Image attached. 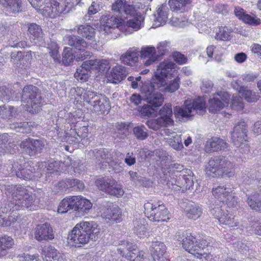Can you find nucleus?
<instances>
[{
    "label": "nucleus",
    "instance_id": "1",
    "mask_svg": "<svg viewBox=\"0 0 261 261\" xmlns=\"http://www.w3.org/2000/svg\"><path fill=\"white\" fill-rule=\"evenodd\" d=\"M112 10L119 13L121 18L109 14L104 16L101 20L103 30L105 33H115L121 23L122 18H126V25L134 31L141 28V22L144 18L140 13L137 12L136 7L133 5L127 4L125 0H117L112 7Z\"/></svg>",
    "mask_w": 261,
    "mask_h": 261
},
{
    "label": "nucleus",
    "instance_id": "2",
    "mask_svg": "<svg viewBox=\"0 0 261 261\" xmlns=\"http://www.w3.org/2000/svg\"><path fill=\"white\" fill-rule=\"evenodd\" d=\"M100 229L94 221H82L77 223L69 234L68 239L72 242L75 247L88 243L90 240H95L98 238Z\"/></svg>",
    "mask_w": 261,
    "mask_h": 261
},
{
    "label": "nucleus",
    "instance_id": "3",
    "mask_svg": "<svg viewBox=\"0 0 261 261\" xmlns=\"http://www.w3.org/2000/svg\"><path fill=\"white\" fill-rule=\"evenodd\" d=\"M11 189L12 200L9 204L10 210L14 211L27 208L33 211L35 209L37 202L35 194L20 185L12 186Z\"/></svg>",
    "mask_w": 261,
    "mask_h": 261
},
{
    "label": "nucleus",
    "instance_id": "4",
    "mask_svg": "<svg viewBox=\"0 0 261 261\" xmlns=\"http://www.w3.org/2000/svg\"><path fill=\"white\" fill-rule=\"evenodd\" d=\"M206 174L213 177H232L235 174L234 165L223 156L212 158L206 167Z\"/></svg>",
    "mask_w": 261,
    "mask_h": 261
},
{
    "label": "nucleus",
    "instance_id": "5",
    "mask_svg": "<svg viewBox=\"0 0 261 261\" xmlns=\"http://www.w3.org/2000/svg\"><path fill=\"white\" fill-rule=\"evenodd\" d=\"M204 100L201 98L193 100H186L181 106H176L174 108V114L179 121H182L193 117L195 113L203 115L206 110Z\"/></svg>",
    "mask_w": 261,
    "mask_h": 261
},
{
    "label": "nucleus",
    "instance_id": "6",
    "mask_svg": "<svg viewBox=\"0 0 261 261\" xmlns=\"http://www.w3.org/2000/svg\"><path fill=\"white\" fill-rule=\"evenodd\" d=\"M176 239L181 243L182 247L190 253L196 255H202L203 249L206 246L205 240L198 239L191 233L187 231H179L175 236Z\"/></svg>",
    "mask_w": 261,
    "mask_h": 261
},
{
    "label": "nucleus",
    "instance_id": "7",
    "mask_svg": "<svg viewBox=\"0 0 261 261\" xmlns=\"http://www.w3.org/2000/svg\"><path fill=\"white\" fill-rule=\"evenodd\" d=\"M42 97L39 89L33 85L24 87L22 90L21 101L25 103V109L29 112L37 113L40 110Z\"/></svg>",
    "mask_w": 261,
    "mask_h": 261
},
{
    "label": "nucleus",
    "instance_id": "8",
    "mask_svg": "<svg viewBox=\"0 0 261 261\" xmlns=\"http://www.w3.org/2000/svg\"><path fill=\"white\" fill-rule=\"evenodd\" d=\"M109 68V62L106 60H90L85 61L82 66L76 69L74 77L82 82L87 81L89 78L88 73L91 70L99 71L108 70Z\"/></svg>",
    "mask_w": 261,
    "mask_h": 261
},
{
    "label": "nucleus",
    "instance_id": "9",
    "mask_svg": "<svg viewBox=\"0 0 261 261\" xmlns=\"http://www.w3.org/2000/svg\"><path fill=\"white\" fill-rule=\"evenodd\" d=\"M144 208L146 216L152 222L167 221L170 219L167 208L161 201L147 202Z\"/></svg>",
    "mask_w": 261,
    "mask_h": 261
},
{
    "label": "nucleus",
    "instance_id": "10",
    "mask_svg": "<svg viewBox=\"0 0 261 261\" xmlns=\"http://www.w3.org/2000/svg\"><path fill=\"white\" fill-rule=\"evenodd\" d=\"M160 117L157 118L150 119L145 124L149 128L157 131L163 127L171 126L174 121L172 118L173 112L171 103L165 104L159 112Z\"/></svg>",
    "mask_w": 261,
    "mask_h": 261
},
{
    "label": "nucleus",
    "instance_id": "11",
    "mask_svg": "<svg viewBox=\"0 0 261 261\" xmlns=\"http://www.w3.org/2000/svg\"><path fill=\"white\" fill-rule=\"evenodd\" d=\"M247 127L244 122L237 124L231 134V139L233 144L239 147V151L242 153H247L250 151V147L247 142Z\"/></svg>",
    "mask_w": 261,
    "mask_h": 261
},
{
    "label": "nucleus",
    "instance_id": "12",
    "mask_svg": "<svg viewBox=\"0 0 261 261\" xmlns=\"http://www.w3.org/2000/svg\"><path fill=\"white\" fill-rule=\"evenodd\" d=\"M86 101L91 106L90 109L96 113L101 114L110 109L109 99L105 95L88 91Z\"/></svg>",
    "mask_w": 261,
    "mask_h": 261
},
{
    "label": "nucleus",
    "instance_id": "13",
    "mask_svg": "<svg viewBox=\"0 0 261 261\" xmlns=\"http://www.w3.org/2000/svg\"><path fill=\"white\" fill-rule=\"evenodd\" d=\"M154 85L155 84L152 82L145 84L141 88V91L143 94L144 100L150 104V106L157 108L162 105L164 98L163 95L160 93L159 88ZM155 85L156 84H155Z\"/></svg>",
    "mask_w": 261,
    "mask_h": 261
},
{
    "label": "nucleus",
    "instance_id": "14",
    "mask_svg": "<svg viewBox=\"0 0 261 261\" xmlns=\"http://www.w3.org/2000/svg\"><path fill=\"white\" fill-rule=\"evenodd\" d=\"M95 185L100 190L111 195L118 196L123 194L121 186L111 177L97 179Z\"/></svg>",
    "mask_w": 261,
    "mask_h": 261
},
{
    "label": "nucleus",
    "instance_id": "15",
    "mask_svg": "<svg viewBox=\"0 0 261 261\" xmlns=\"http://www.w3.org/2000/svg\"><path fill=\"white\" fill-rule=\"evenodd\" d=\"M175 66V64L171 61H166L161 63L158 66L151 82L161 86L165 83V79L171 77L174 72Z\"/></svg>",
    "mask_w": 261,
    "mask_h": 261
},
{
    "label": "nucleus",
    "instance_id": "16",
    "mask_svg": "<svg viewBox=\"0 0 261 261\" xmlns=\"http://www.w3.org/2000/svg\"><path fill=\"white\" fill-rule=\"evenodd\" d=\"M212 193L214 196L224 205L226 204L228 207H233L236 204L234 193L230 188L218 186L213 188Z\"/></svg>",
    "mask_w": 261,
    "mask_h": 261
},
{
    "label": "nucleus",
    "instance_id": "17",
    "mask_svg": "<svg viewBox=\"0 0 261 261\" xmlns=\"http://www.w3.org/2000/svg\"><path fill=\"white\" fill-rule=\"evenodd\" d=\"M260 185L257 188H249L246 191L247 197V202L248 205L253 210L261 212V176L258 175L257 178Z\"/></svg>",
    "mask_w": 261,
    "mask_h": 261
},
{
    "label": "nucleus",
    "instance_id": "18",
    "mask_svg": "<svg viewBox=\"0 0 261 261\" xmlns=\"http://www.w3.org/2000/svg\"><path fill=\"white\" fill-rule=\"evenodd\" d=\"M88 155L90 156L95 157V160L98 162V164H101L100 168L105 169L108 166L113 167L116 165L112 154L107 149H100L99 150L95 149L90 150L88 152Z\"/></svg>",
    "mask_w": 261,
    "mask_h": 261
},
{
    "label": "nucleus",
    "instance_id": "19",
    "mask_svg": "<svg viewBox=\"0 0 261 261\" xmlns=\"http://www.w3.org/2000/svg\"><path fill=\"white\" fill-rule=\"evenodd\" d=\"M44 146L45 144L42 140L31 138L22 141L20 144V147L31 156L40 153Z\"/></svg>",
    "mask_w": 261,
    "mask_h": 261
},
{
    "label": "nucleus",
    "instance_id": "20",
    "mask_svg": "<svg viewBox=\"0 0 261 261\" xmlns=\"http://www.w3.org/2000/svg\"><path fill=\"white\" fill-rule=\"evenodd\" d=\"M217 95V96L209 101V111L213 113H215L227 106L230 99V95L226 92H220Z\"/></svg>",
    "mask_w": 261,
    "mask_h": 261
},
{
    "label": "nucleus",
    "instance_id": "21",
    "mask_svg": "<svg viewBox=\"0 0 261 261\" xmlns=\"http://www.w3.org/2000/svg\"><path fill=\"white\" fill-rule=\"evenodd\" d=\"M121 213L120 208L117 205L109 203L101 213V217L106 220L119 222L121 219Z\"/></svg>",
    "mask_w": 261,
    "mask_h": 261
},
{
    "label": "nucleus",
    "instance_id": "22",
    "mask_svg": "<svg viewBox=\"0 0 261 261\" xmlns=\"http://www.w3.org/2000/svg\"><path fill=\"white\" fill-rule=\"evenodd\" d=\"M35 237L38 241L53 239L54 235L50 224L45 223L38 225L35 228Z\"/></svg>",
    "mask_w": 261,
    "mask_h": 261
},
{
    "label": "nucleus",
    "instance_id": "23",
    "mask_svg": "<svg viewBox=\"0 0 261 261\" xmlns=\"http://www.w3.org/2000/svg\"><path fill=\"white\" fill-rule=\"evenodd\" d=\"M28 31L30 39L35 44L37 45H41L44 43L45 41L44 34L39 25L35 23L29 24Z\"/></svg>",
    "mask_w": 261,
    "mask_h": 261
},
{
    "label": "nucleus",
    "instance_id": "24",
    "mask_svg": "<svg viewBox=\"0 0 261 261\" xmlns=\"http://www.w3.org/2000/svg\"><path fill=\"white\" fill-rule=\"evenodd\" d=\"M16 176L24 180H31L40 177L41 174L38 172H35L34 167L29 163H25L23 165L21 164L20 169L18 168Z\"/></svg>",
    "mask_w": 261,
    "mask_h": 261
},
{
    "label": "nucleus",
    "instance_id": "25",
    "mask_svg": "<svg viewBox=\"0 0 261 261\" xmlns=\"http://www.w3.org/2000/svg\"><path fill=\"white\" fill-rule=\"evenodd\" d=\"M42 252L44 256V261H67L65 255L51 246H45Z\"/></svg>",
    "mask_w": 261,
    "mask_h": 261
},
{
    "label": "nucleus",
    "instance_id": "26",
    "mask_svg": "<svg viewBox=\"0 0 261 261\" xmlns=\"http://www.w3.org/2000/svg\"><path fill=\"white\" fill-rule=\"evenodd\" d=\"M166 247L164 244L159 241L153 242L150 246L151 254L154 261H169L164 254Z\"/></svg>",
    "mask_w": 261,
    "mask_h": 261
},
{
    "label": "nucleus",
    "instance_id": "27",
    "mask_svg": "<svg viewBox=\"0 0 261 261\" xmlns=\"http://www.w3.org/2000/svg\"><path fill=\"white\" fill-rule=\"evenodd\" d=\"M139 55L140 50L138 47H130L120 56V60L123 64L133 66L138 62Z\"/></svg>",
    "mask_w": 261,
    "mask_h": 261
},
{
    "label": "nucleus",
    "instance_id": "28",
    "mask_svg": "<svg viewBox=\"0 0 261 261\" xmlns=\"http://www.w3.org/2000/svg\"><path fill=\"white\" fill-rule=\"evenodd\" d=\"M182 208L187 217L189 219L196 220L202 213L201 206L192 202L188 201L184 203Z\"/></svg>",
    "mask_w": 261,
    "mask_h": 261
},
{
    "label": "nucleus",
    "instance_id": "29",
    "mask_svg": "<svg viewBox=\"0 0 261 261\" xmlns=\"http://www.w3.org/2000/svg\"><path fill=\"white\" fill-rule=\"evenodd\" d=\"M74 198V211L83 216L89 213L92 207L90 201L81 196H75Z\"/></svg>",
    "mask_w": 261,
    "mask_h": 261
},
{
    "label": "nucleus",
    "instance_id": "30",
    "mask_svg": "<svg viewBox=\"0 0 261 261\" xmlns=\"http://www.w3.org/2000/svg\"><path fill=\"white\" fill-rule=\"evenodd\" d=\"M155 53V48L153 46L143 47L140 50L141 58H147L144 62V64L146 66H149L159 60L160 57L156 55Z\"/></svg>",
    "mask_w": 261,
    "mask_h": 261
},
{
    "label": "nucleus",
    "instance_id": "31",
    "mask_svg": "<svg viewBox=\"0 0 261 261\" xmlns=\"http://www.w3.org/2000/svg\"><path fill=\"white\" fill-rule=\"evenodd\" d=\"M127 74L125 67L117 65L112 69L108 80L112 83L118 84L126 76Z\"/></svg>",
    "mask_w": 261,
    "mask_h": 261
},
{
    "label": "nucleus",
    "instance_id": "32",
    "mask_svg": "<svg viewBox=\"0 0 261 261\" xmlns=\"http://www.w3.org/2000/svg\"><path fill=\"white\" fill-rule=\"evenodd\" d=\"M169 9L166 4H163L158 8L156 14H154V27H159L165 23L168 18Z\"/></svg>",
    "mask_w": 261,
    "mask_h": 261
},
{
    "label": "nucleus",
    "instance_id": "33",
    "mask_svg": "<svg viewBox=\"0 0 261 261\" xmlns=\"http://www.w3.org/2000/svg\"><path fill=\"white\" fill-rule=\"evenodd\" d=\"M52 3L54 5V10L56 17L62 13H68L72 6L71 0H53Z\"/></svg>",
    "mask_w": 261,
    "mask_h": 261
},
{
    "label": "nucleus",
    "instance_id": "34",
    "mask_svg": "<svg viewBox=\"0 0 261 261\" xmlns=\"http://www.w3.org/2000/svg\"><path fill=\"white\" fill-rule=\"evenodd\" d=\"M0 4L9 13L15 14L22 10L21 0H0Z\"/></svg>",
    "mask_w": 261,
    "mask_h": 261
},
{
    "label": "nucleus",
    "instance_id": "35",
    "mask_svg": "<svg viewBox=\"0 0 261 261\" xmlns=\"http://www.w3.org/2000/svg\"><path fill=\"white\" fill-rule=\"evenodd\" d=\"M120 254L122 256H124L126 258L128 257H132V252H138V249L136 245L133 244L132 243L128 241H123L121 242V243L119 245V247L117 249Z\"/></svg>",
    "mask_w": 261,
    "mask_h": 261
},
{
    "label": "nucleus",
    "instance_id": "36",
    "mask_svg": "<svg viewBox=\"0 0 261 261\" xmlns=\"http://www.w3.org/2000/svg\"><path fill=\"white\" fill-rule=\"evenodd\" d=\"M180 84V79L178 76H176L174 80H171L168 83L166 82L161 86H159V84L154 85L160 91L165 92H174L178 89L179 88Z\"/></svg>",
    "mask_w": 261,
    "mask_h": 261
},
{
    "label": "nucleus",
    "instance_id": "37",
    "mask_svg": "<svg viewBox=\"0 0 261 261\" xmlns=\"http://www.w3.org/2000/svg\"><path fill=\"white\" fill-rule=\"evenodd\" d=\"M19 95L13 90L3 86L0 87V100L3 102H7L10 100H18Z\"/></svg>",
    "mask_w": 261,
    "mask_h": 261
},
{
    "label": "nucleus",
    "instance_id": "38",
    "mask_svg": "<svg viewBox=\"0 0 261 261\" xmlns=\"http://www.w3.org/2000/svg\"><path fill=\"white\" fill-rule=\"evenodd\" d=\"M133 230L139 237L141 238L145 234L147 230L146 221L141 217L136 218L133 221Z\"/></svg>",
    "mask_w": 261,
    "mask_h": 261
},
{
    "label": "nucleus",
    "instance_id": "39",
    "mask_svg": "<svg viewBox=\"0 0 261 261\" xmlns=\"http://www.w3.org/2000/svg\"><path fill=\"white\" fill-rule=\"evenodd\" d=\"M75 196L67 197L63 199L60 203L58 207V213H65L70 210L74 211Z\"/></svg>",
    "mask_w": 261,
    "mask_h": 261
},
{
    "label": "nucleus",
    "instance_id": "40",
    "mask_svg": "<svg viewBox=\"0 0 261 261\" xmlns=\"http://www.w3.org/2000/svg\"><path fill=\"white\" fill-rule=\"evenodd\" d=\"M77 33L88 40H93L95 37V29L88 24H82L77 27Z\"/></svg>",
    "mask_w": 261,
    "mask_h": 261
},
{
    "label": "nucleus",
    "instance_id": "41",
    "mask_svg": "<svg viewBox=\"0 0 261 261\" xmlns=\"http://www.w3.org/2000/svg\"><path fill=\"white\" fill-rule=\"evenodd\" d=\"M87 46L88 44L87 42L82 38L74 47L75 49L80 52V54L77 55V60H83L91 56V53L86 50Z\"/></svg>",
    "mask_w": 261,
    "mask_h": 261
},
{
    "label": "nucleus",
    "instance_id": "42",
    "mask_svg": "<svg viewBox=\"0 0 261 261\" xmlns=\"http://www.w3.org/2000/svg\"><path fill=\"white\" fill-rule=\"evenodd\" d=\"M14 245L13 239L9 236H4L0 237V257L7 254V250Z\"/></svg>",
    "mask_w": 261,
    "mask_h": 261
},
{
    "label": "nucleus",
    "instance_id": "43",
    "mask_svg": "<svg viewBox=\"0 0 261 261\" xmlns=\"http://www.w3.org/2000/svg\"><path fill=\"white\" fill-rule=\"evenodd\" d=\"M192 0H169L168 4L171 10L183 12L187 5L191 4Z\"/></svg>",
    "mask_w": 261,
    "mask_h": 261
},
{
    "label": "nucleus",
    "instance_id": "44",
    "mask_svg": "<svg viewBox=\"0 0 261 261\" xmlns=\"http://www.w3.org/2000/svg\"><path fill=\"white\" fill-rule=\"evenodd\" d=\"M21 164L18 162H15L9 160L4 167V173L6 175L16 176L18 168L20 169Z\"/></svg>",
    "mask_w": 261,
    "mask_h": 261
},
{
    "label": "nucleus",
    "instance_id": "45",
    "mask_svg": "<svg viewBox=\"0 0 261 261\" xmlns=\"http://www.w3.org/2000/svg\"><path fill=\"white\" fill-rule=\"evenodd\" d=\"M133 132L135 137L139 140H144L149 136L148 129L143 124L135 126Z\"/></svg>",
    "mask_w": 261,
    "mask_h": 261
},
{
    "label": "nucleus",
    "instance_id": "46",
    "mask_svg": "<svg viewBox=\"0 0 261 261\" xmlns=\"http://www.w3.org/2000/svg\"><path fill=\"white\" fill-rule=\"evenodd\" d=\"M227 146V143L223 140L218 138H213L210 142V151H218L224 149Z\"/></svg>",
    "mask_w": 261,
    "mask_h": 261
},
{
    "label": "nucleus",
    "instance_id": "47",
    "mask_svg": "<svg viewBox=\"0 0 261 261\" xmlns=\"http://www.w3.org/2000/svg\"><path fill=\"white\" fill-rule=\"evenodd\" d=\"M232 30L228 27H221L219 28V32L216 34L215 39L219 40L228 41L230 40V34Z\"/></svg>",
    "mask_w": 261,
    "mask_h": 261
},
{
    "label": "nucleus",
    "instance_id": "48",
    "mask_svg": "<svg viewBox=\"0 0 261 261\" xmlns=\"http://www.w3.org/2000/svg\"><path fill=\"white\" fill-rule=\"evenodd\" d=\"M168 142L169 145L175 150H180L184 148L180 135L172 136L168 139Z\"/></svg>",
    "mask_w": 261,
    "mask_h": 261
},
{
    "label": "nucleus",
    "instance_id": "49",
    "mask_svg": "<svg viewBox=\"0 0 261 261\" xmlns=\"http://www.w3.org/2000/svg\"><path fill=\"white\" fill-rule=\"evenodd\" d=\"M88 128L86 126L80 127L75 132L74 135L73 137V140H72L74 143H77L80 141V139H85L88 137ZM70 137H69V139ZM72 138V137H71Z\"/></svg>",
    "mask_w": 261,
    "mask_h": 261
},
{
    "label": "nucleus",
    "instance_id": "50",
    "mask_svg": "<svg viewBox=\"0 0 261 261\" xmlns=\"http://www.w3.org/2000/svg\"><path fill=\"white\" fill-rule=\"evenodd\" d=\"M245 99L248 102H253L256 101L259 97V95L245 87L241 93Z\"/></svg>",
    "mask_w": 261,
    "mask_h": 261
},
{
    "label": "nucleus",
    "instance_id": "51",
    "mask_svg": "<svg viewBox=\"0 0 261 261\" xmlns=\"http://www.w3.org/2000/svg\"><path fill=\"white\" fill-rule=\"evenodd\" d=\"M182 172L185 173L182 175V176L185 182L186 188L190 189L194 185L193 173L190 169H188L183 170Z\"/></svg>",
    "mask_w": 261,
    "mask_h": 261
},
{
    "label": "nucleus",
    "instance_id": "52",
    "mask_svg": "<svg viewBox=\"0 0 261 261\" xmlns=\"http://www.w3.org/2000/svg\"><path fill=\"white\" fill-rule=\"evenodd\" d=\"M220 224L228 225L229 227L237 226L238 222H236L234 217L229 214H223L219 218Z\"/></svg>",
    "mask_w": 261,
    "mask_h": 261
},
{
    "label": "nucleus",
    "instance_id": "53",
    "mask_svg": "<svg viewBox=\"0 0 261 261\" xmlns=\"http://www.w3.org/2000/svg\"><path fill=\"white\" fill-rule=\"evenodd\" d=\"M75 57L71 52V49L69 47L64 48L62 54V62L65 65H68L72 62Z\"/></svg>",
    "mask_w": 261,
    "mask_h": 261
},
{
    "label": "nucleus",
    "instance_id": "54",
    "mask_svg": "<svg viewBox=\"0 0 261 261\" xmlns=\"http://www.w3.org/2000/svg\"><path fill=\"white\" fill-rule=\"evenodd\" d=\"M48 2H46L44 6L42 9L44 15L50 17H55V14H54V5L52 3L53 0H48Z\"/></svg>",
    "mask_w": 261,
    "mask_h": 261
},
{
    "label": "nucleus",
    "instance_id": "55",
    "mask_svg": "<svg viewBox=\"0 0 261 261\" xmlns=\"http://www.w3.org/2000/svg\"><path fill=\"white\" fill-rule=\"evenodd\" d=\"M9 135L7 134H3L0 135V149H2L4 152L8 151L10 153H13L11 151L9 150V147H11L10 143H7L9 142Z\"/></svg>",
    "mask_w": 261,
    "mask_h": 261
},
{
    "label": "nucleus",
    "instance_id": "56",
    "mask_svg": "<svg viewBox=\"0 0 261 261\" xmlns=\"http://www.w3.org/2000/svg\"><path fill=\"white\" fill-rule=\"evenodd\" d=\"M245 23L253 25L256 26L260 24L261 20L259 18L253 15L246 14L244 15L242 20Z\"/></svg>",
    "mask_w": 261,
    "mask_h": 261
},
{
    "label": "nucleus",
    "instance_id": "57",
    "mask_svg": "<svg viewBox=\"0 0 261 261\" xmlns=\"http://www.w3.org/2000/svg\"><path fill=\"white\" fill-rule=\"evenodd\" d=\"M59 46L56 42H51L48 44L47 49L50 56L54 60H58L59 58Z\"/></svg>",
    "mask_w": 261,
    "mask_h": 261
},
{
    "label": "nucleus",
    "instance_id": "58",
    "mask_svg": "<svg viewBox=\"0 0 261 261\" xmlns=\"http://www.w3.org/2000/svg\"><path fill=\"white\" fill-rule=\"evenodd\" d=\"M81 38L79 36L67 35L64 37V40L66 44L74 47Z\"/></svg>",
    "mask_w": 261,
    "mask_h": 261
},
{
    "label": "nucleus",
    "instance_id": "59",
    "mask_svg": "<svg viewBox=\"0 0 261 261\" xmlns=\"http://www.w3.org/2000/svg\"><path fill=\"white\" fill-rule=\"evenodd\" d=\"M58 163L57 162H53L48 164L47 166V176L57 175L59 172Z\"/></svg>",
    "mask_w": 261,
    "mask_h": 261
},
{
    "label": "nucleus",
    "instance_id": "60",
    "mask_svg": "<svg viewBox=\"0 0 261 261\" xmlns=\"http://www.w3.org/2000/svg\"><path fill=\"white\" fill-rule=\"evenodd\" d=\"M170 48V43L167 41L160 42L157 46V49L161 55L168 52Z\"/></svg>",
    "mask_w": 261,
    "mask_h": 261
},
{
    "label": "nucleus",
    "instance_id": "61",
    "mask_svg": "<svg viewBox=\"0 0 261 261\" xmlns=\"http://www.w3.org/2000/svg\"><path fill=\"white\" fill-rule=\"evenodd\" d=\"M231 107L236 110H241L243 108L242 98L239 95L233 96L231 99Z\"/></svg>",
    "mask_w": 261,
    "mask_h": 261
},
{
    "label": "nucleus",
    "instance_id": "62",
    "mask_svg": "<svg viewBox=\"0 0 261 261\" xmlns=\"http://www.w3.org/2000/svg\"><path fill=\"white\" fill-rule=\"evenodd\" d=\"M213 83L210 80H204L201 86V89L203 92L208 93L210 92L213 88Z\"/></svg>",
    "mask_w": 261,
    "mask_h": 261
},
{
    "label": "nucleus",
    "instance_id": "63",
    "mask_svg": "<svg viewBox=\"0 0 261 261\" xmlns=\"http://www.w3.org/2000/svg\"><path fill=\"white\" fill-rule=\"evenodd\" d=\"M155 108L153 106H150V104L148 103L144 105L141 110L142 114L146 116H150L154 114L155 111Z\"/></svg>",
    "mask_w": 261,
    "mask_h": 261
},
{
    "label": "nucleus",
    "instance_id": "64",
    "mask_svg": "<svg viewBox=\"0 0 261 261\" xmlns=\"http://www.w3.org/2000/svg\"><path fill=\"white\" fill-rule=\"evenodd\" d=\"M250 229L249 230L251 233L261 236V223L254 222L251 224Z\"/></svg>",
    "mask_w": 261,
    "mask_h": 261
}]
</instances>
